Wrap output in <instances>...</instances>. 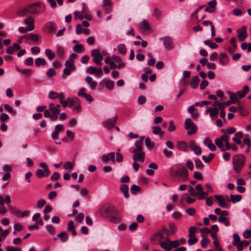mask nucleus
<instances>
[{
    "label": "nucleus",
    "mask_w": 251,
    "mask_h": 251,
    "mask_svg": "<svg viewBox=\"0 0 251 251\" xmlns=\"http://www.w3.org/2000/svg\"><path fill=\"white\" fill-rule=\"evenodd\" d=\"M170 175L174 179L182 181H186L189 179L187 169L181 163L175 164L171 168Z\"/></svg>",
    "instance_id": "f257e3e1"
},
{
    "label": "nucleus",
    "mask_w": 251,
    "mask_h": 251,
    "mask_svg": "<svg viewBox=\"0 0 251 251\" xmlns=\"http://www.w3.org/2000/svg\"><path fill=\"white\" fill-rule=\"evenodd\" d=\"M45 11V5H42L41 2L37 1L20 10L18 14L20 16H26L28 14L38 15L40 13L44 12Z\"/></svg>",
    "instance_id": "f03ea898"
},
{
    "label": "nucleus",
    "mask_w": 251,
    "mask_h": 251,
    "mask_svg": "<svg viewBox=\"0 0 251 251\" xmlns=\"http://www.w3.org/2000/svg\"><path fill=\"white\" fill-rule=\"evenodd\" d=\"M101 215L106 218H110V221L113 223H118L120 219L115 216L117 214V210L112 205H103L100 209Z\"/></svg>",
    "instance_id": "7ed1b4c3"
},
{
    "label": "nucleus",
    "mask_w": 251,
    "mask_h": 251,
    "mask_svg": "<svg viewBox=\"0 0 251 251\" xmlns=\"http://www.w3.org/2000/svg\"><path fill=\"white\" fill-rule=\"evenodd\" d=\"M246 158L244 155L237 154L233 158V169L236 173L240 172L245 165Z\"/></svg>",
    "instance_id": "20e7f679"
},
{
    "label": "nucleus",
    "mask_w": 251,
    "mask_h": 251,
    "mask_svg": "<svg viewBox=\"0 0 251 251\" xmlns=\"http://www.w3.org/2000/svg\"><path fill=\"white\" fill-rule=\"evenodd\" d=\"M185 128L187 130V134L189 135L196 133L197 131V126L190 118L186 119L185 122Z\"/></svg>",
    "instance_id": "39448f33"
},
{
    "label": "nucleus",
    "mask_w": 251,
    "mask_h": 251,
    "mask_svg": "<svg viewBox=\"0 0 251 251\" xmlns=\"http://www.w3.org/2000/svg\"><path fill=\"white\" fill-rule=\"evenodd\" d=\"M40 166L44 168V169L37 170L35 173L36 176L38 178L48 176L50 174V171L48 168L47 164L42 162L40 163Z\"/></svg>",
    "instance_id": "423d86ee"
},
{
    "label": "nucleus",
    "mask_w": 251,
    "mask_h": 251,
    "mask_svg": "<svg viewBox=\"0 0 251 251\" xmlns=\"http://www.w3.org/2000/svg\"><path fill=\"white\" fill-rule=\"evenodd\" d=\"M91 55L93 57V61L98 65H100L103 59V55L98 49H94L91 51Z\"/></svg>",
    "instance_id": "0eeeda50"
},
{
    "label": "nucleus",
    "mask_w": 251,
    "mask_h": 251,
    "mask_svg": "<svg viewBox=\"0 0 251 251\" xmlns=\"http://www.w3.org/2000/svg\"><path fill=\"white\" fill-rule=\"evenodd\" d=\"M237 32L238 33V38L240 41L244 40L248 36L247 26L245 25L238 29Z\"/></svg>",
    "instance_id": "6e6552de"
},
{
    "label": "nucleus",
    "mask_w": 251,
    "mask_h": 251,
    "mask_svg": "<svg viewBox=\"0 0 251 251\" xmlns=\"http://www.w3.org/2000/svg\"><path fill=\"white\" fill-rule=\"evenodd\" d=\"M86 72L90 74H94L98 76H100L102 73V70L101 67L96 68L93 66H89L87 69Z\"/></svg>",
    "instance_id": "1a4fd4ad"
},
{
    "label": "nucleus",
    "mask_w": 251,
    "mask_h": 251,
    "mask_svg": "<svg viewBox=\"0 0 251 251\" xmlns=\"http://www.w3.org/2000/svg\"><path fill=\"white\" fill-rule=\"evenodd\" d=\"M117 120V116L115 117L109 119L103 123V126L108 129L114 127Z\"/></svg>",
    "instance_id": "9d476101"
},
{
    "label": "nucleus",
    "mask_w": 251,
    "mask_h": 251,
    "mask_svg": "<svg viewBox=\"0 0 251 251\" xmlns=\"http://www.w3.org/2000/svg\"><path fill=\"white\" fill-rule=\"evenodd\" d=\"M34 19L31 17H29L24 20L25 24L28 25L26 26L27 31H32L34 29Z\"/></svg>",
    "instance_id": "9b49d317"
},
{
    "label": "nucleus",
    "mask_w": 251,
    "mask_h": 251,
    "mask_svg": "<svg viewBox=\"0 0 251 251\" xmlns=\"http://www.w3.org/2000/svg\"><path fill=\"white\" fill-rule=\"evenodd\" d=\"M101 160L103 162L106 163L110 160L113 162L115 161V153L111 152L107 154H103L101 157Z\"/></svg>",
    "instance_id": "f8f14e48"
},
{
    "label": "nucleus",
    "mask_w": 251,
    "mask_h": 251,
    "mask_svg": "<svg viewBox=\"0 0 251 251\" xmlns=\"http://www.w3.org/2000/svg\"><path fill=\"white\" fill-rule=\"evenodd\" d=\"M176 147L178 150L185 152L188 151L189 149L188 144L185 141H178Z\"/></svg>",
    "instance_id": "ddd939ff"
},
{
    "label": "nucleus",
    "mask_w": 251,
    "mask_h": 251,
    "mask_svg": "<svg viewBox=\"0 0 251 251\" xmlns=\"http://www.w3.org/2000/svg\"><path fill=\"white\" fill-rule=\"evenodd\" d=\"M45 26L49 32H54L57 28L56 25L52 22H48L45 24Z\"/></svg>",
    "instance_id": "4468645a"
},
{
    "label": "nucleus",
    "mask_w": 251,
    "mask_h": 251,
    "mask_svg": "<svg viewBox=\"0 0 251 251\" xmlns=\"http://www.w3.org/2000/svg\"><path fill=\"white\" fill-rule=\"evenodd\" d=\"M64 129L63 126L61 124H58L55 127V130L51 134V137L53 139L55 140L57 138V136L59 132Z\"/></svg>",
    "instance_id": "2eb2a0df"
},
{
    "label": "nucleus",
    "mask_w": 251,
    "mask_h": 251,
    "mask_svg": "<svg viewBox=\"0 0 251 251\" xmlns=\"http://www.w3.org/2000/svg\"><path fill=\"white\" fill-rule=\"evenodd\" d=\"M164 45L166 49L171 50L173 48V43L172 38L169 36L164 38Z\"/></svg>",
    "instance_id": "dca6fc26"
},
{
    "label": "nucleus",
    "mask_w": 251,
    "mask_h": 251,
    "mask_svg": "<svg viewBox=\"0 0 251 251\" xmlns=\"http://www.w3.org/2000/svg\"><path fill=\"white\" fill-rule=\"evenodd\" d=\"M145 153L144 152H139L134 153L133 159L135 161H141L143 162L145 161Z\"/></svg>",
    "instance_id": "f3484780"
},
{
    "label": "nucleus",
    "mask_w": 251,
    "mask_h": 251,
    "mask_svg": "<svg viewBox=\"0 0 251 251\" xmlns=\"http://www.w3.org/2000/svg\"><path fill=\"white\" fill-rule=\"evenodd\" d=\"M216 0H213L207 3L208 7H206L205 10L206 12L212 13L215 11V7L216 4Z\"/></svg>",
    "instance_id": "a211bd4d"
},
{
    "label": "nucleus",
    "mask_w": 251,
    "mask_h": 251,
    "mask_svg": "<svg viewBox=\"0 0 251 251\" xmlns=\"http://www.w3.org/2000/svg\"><path fill=\"white\" fill-rule=\"evenodd\" d=\"M214 197L220 207L223 208H226L227 207V204L222 195H215Z\"/></svg>",
    "instance_id": "6ab92c4d"
},
{
    "label": "nucleus",
    "mask_w": 251,
    "mask_h": 251,
    "mask_svg": "<svg viewBox=\"0 0 251 251\" xmlns=\"http://www.w3.org/2000/svg\"><path fill=\"white\" fill-rule=\"evenodd\" d=\"M67 231H72V234L73 236H75L76 235V231L75 230L74 223L73 221H69L68 223Z\"/></svg>",
    "instance_id": "aec40b11"
},
{
    "label": "nucleus",
    "mask_w": 251,
    "mask_h": 251,
    "mask_svg": "<svg viewBox=\"0 0 251 251\" xmlns=\"http://www.w3.org/2000/svg\"><path fill=\"white\" fill-rule=\"evenodd\" d=\"M200 79L198 75H196L192 78L190 84L192 88L196 89L198 86Z\"/></svg>",
    "instance_id": "412c9836"
},
{
    "label": "nucleus",
    "mask_w": 251,
    "mask_h": 251,
    "mask_svg": "<svg viewBox=\"0 0 251 251\" xmlns=\"http://www.w3.org/2000/svg\"><path fill=\"white\" fill-rule=\"evenodd\" d=\"M206 108V112H209L211 117H214L219 113V109L217 107Z\"/></svg>",
    "instance_id": "4be33fe9"
},
{
    "label": "nucleus",
    "mask_w": 251,
    "mask_h": 251,
    "mask_svg": "<svg viewBox=\"0 0 251 251\" xmlns=\"http://www.w3.org/2000/svg\"><path fill=\"white\" fill-rule=\"evenodd\" d=\"M74 51L77 53H81L85 51V48L81 44H76L73 48Z\"/></svg>",
    "instance_id": "5701e85b"
},
{
    "label": "nucleus",
    "mask_w": 251,
    "mask_h": 251,
    "mask_svg": "<svg viewBox=\"0 0 251 251\" xmlns=\"http://www.w3.org/2000/svg\"><path fill=\"white\" fill-rule=\"evenodd\" d=\"M120 190L122 191L125 198H128L129 197L128 186L126 184H122L120 186Z\"/></svg>",
    "instance_id": "b1692460"
},
{
    "label": "nucleus",
    "mask_w": 251,
    "mask_h": 251,
    "mask_svg": "<svg viewBox=\"0 0 251 251\" xmlns=\"http://www.w3.org/2000/svg\"><path fill=\"white\" fill-rule=\"evenodd\" d=\"M159 244L161 247L164 249L165 251H170L172 250V246L170 242H161Z\"/></svg>",
    "instance_id": "393cba45"
},
{
    "label": "nucleus",
    "mask_w": 251,
    "mask_h": 251,
    "mask_svg": "<svg viewBox=\"0 0 251 251\" xmlns=\"http://www.w3.org/2000/svg\"><path fill=\"white\" fill-rule=\"evenodd\" d=\"M219 60L220 62L223 65H226L228 62V58L225 53H221L219 56Z\"/></svg>",
    "instance_id": "a878e982"
},
{
    "label": "nucleus",
    "mask_w": 251,
    "mask_h": 251,
    "mask_svg": "<svg viewBox=\"0 0 251 251\" xmlns=\"http://www.w3.org/2000/svg\"><path fill=\"white\" fill-rule=\"evenodd\" d=\"M35 64L37 67H39L41 65H46L47 62L45 59L40 57H38L35 59Z\"/></svg>",
    "instance_id": "bb28decb"
},
{
    "label": "nucleus",
    "mask_w": 251,
    "mask_h": 251,
    "mask_svg": "<svg viewBox=\"0 0 251 251\" xmlns=\"http://www.w3.org/2000/svg\"><path fill=\"white\" fill-rule=\"evenodd\" d=\"M230 200L232 203L240 201L242 199V196L241 195H234L231 194L230 195Z\"/></svg>",
    "instance_id": "cd10ccee"
},
{
    "label": "nucleus",
    "mask_w": 251,
    "mask_h": 251,
    "mask_svg": "<svg viewBox=\"0 0 251 251\" xmlns=\"http://www.w3.org/2000/svg\"><path fill=\"white\" fill-rule=\"evenodd\" d=\"M45 54L48 59L50 60H52L55 56V54L54 53L52 52V51L49 49H47L45 50Z\"/></svg>",
    "instance_id": "c85d7f7f"
},
{
    "label": "nucleus",
    "mask_w": 251,
    "mask_h": 251,
    "mask_svg": "<svg viewBox=\"0 0 251 251\" xmlns=\"http://www.w3.org/2000/svg\"><path fill=\"white\" fill-rule=\"evenodd\" d=\"M216 145L218 146V148L221 149V151H226L224 147V145L223 141L219 138H217L215 141Z\"/></svg>",
    "instance_id": "c756f323"
},
{
    "label": "nucleus",
    "mask_w": 251,
    "mask_h": 251,
    "mask_svg": "<svg viewBox=\"0 0 251 251\" xmlns=\"http://www.w3.org/2000/svg\"><path fill=\"white\" fill-rule=\"evenodd\" d=\"M142 145L143 144L136 142L135 144V148L132 151L133 153H136V152H143L142 151Z\"/></svg>",
    "instance_id": "7c9ffc66"
},
{
    "label": "nucleus",
    "mask_w": 251,
    "mask_h": 251,
    "mask_svg": "<svg viewBox=\"0 0 251 251\" xmlns=\"http://www.w3.org/2000/svg\"><path fill=\"white\" fill-rule=\"evenodd\" d=\"M74 61L72 59H70L67 60L65 63V66L71 69L72 71H74L75 69V67L74 66Z\"/></svg>",
    "instance_id": "2f4dec72"
},
{
    "label": "nucleus",
    "mask_w": 251,
    "mask_h": 251,
    "mask_svg": "<svg viewBox=\"0 0 251 251\" xmlns=\"http://www.w3.org/2000/svg\"><path fill=\"white\" fill-rule=\"evenodd\" d=\"M79 99L77 97L73 98H68V106L70 107H73L76 102H77Z\"/></svg>",
    "instance_id": "473e14b6"
},
{
    "label": "nucleus",
    "mask_w": 251,
    "mask_h": 251,
    "mask_svg": "<svg viewBox=\"0 0 251 251\" xmlns=\"http://www.w3.org/2000/svg\"><path fill=\"white\" fill-rule=\"evenodd\" d=\"M61 106L59 104H56L54 107L50 109V112L52 114H60Z\"/></svg>",
    "instance_id": "72a5a7b5"
},
{
    "label": "nucleus",
    "mask_w": 251,
    "mask_h": 251,
    "mask_svg": "<svg viewBox=\"0 0 251 251\" xmlns=\"http://www.w3.org/2000/svg\"><path fill=\"white\" fill-rule=\"evenodd\" d=\"M140 28L144 31H148L150 29L149 25L146 21L144 20L141 23Z\"/></svg>",
    "instance_id": "f704fd0d"
},
{
    "label": "nucleus",
    "mask_w": 251,
    "mask_h": 251,
    "mask_svg": "<svg viewBox=\"0 0 251 251\" xmlns=\"http://www.w3.org/2000/svg\"><path fill=\"white\" fill-rule=\"evenodd\" d=\"M118 50L119 52L122 54H125L126 52V47L123 44H121L118 45Z\"/></svg>",
    "instance_id": "c9c22d12"
},
{
    "label": "nucleus",
    "mask_w": 251,
    "mask_h": 251,
    "mask_svg": "<svg viewBox=\"0 0 251 251\" xmlns=\"http://www.w3.org/2000/svg\"><path fill=\"white\" fill-rule=\"evenodd\" d=\"M163 238V235L161 231L157 232L152 238V240L160 241Z\"/></svg>",
    "instance_id": "e433bc0d"
},
{
    "label": "nucleus",
    "mask_w": 251,
    "mask_h": 251,
    "mask_svg": "<svg viewBox=\"0 0 251 251\" xmlns=\"http://www.w3.org/2000/svg\"><path fill=\"white\" fill-rule=\"evenodd\" d=\"M204 44L206 46H208L211 49H216L218 46L217 44L214 42H211L209 40H205L204 42Z\"/></svg>",
    "instance_id": "4c0bfd02"
},
{
    "label": "nucleus",
    "mask_w": 251,
    "mask_h": 251,
    "mask_svg": "<svg viewBox=\"0 0 251 251\" xmlns=\"http://www.w3.org/2000/svg\"><path fill=\"white\" fill-rule=\"evenodd\" d=\"M215 155L213 153H210L208 157L203 155L202 158L205 163H209L214 157Z\"/></svg>",
    "instance_id": "58836bf2"
},
{
    "label": "nucleus",
    "mask_w": 251,
    "mask_h": 251,
    "mask_svg": "<svg viewBox=\"0 0 251 251\" xmlns=\"http://www.w3.org/2000/svg\"><path fill=\"white\" fill-rule=\"evenodd\" d=\"M152 133L155 135L160 134H161V135H163V133L161 131V128L159 126H154L152 127Z\"/></svg>",
    "instance_id": "ea45409f"
},
{
    "label": "nucleus",
    "mask_w": 251,
    "mask_h": 251,
    "mask_svg": "<svg viewBox=\"0 0 251 251\" xmlns=\"http://www.w3.org/2000/svg\"><path fill=\"white\" fill-rule=\"evenodd\" d=\"M197 230V228L195 226H191L189 229V237L192 238L195 237V233Z\"/></svg>",
    "instance_id": "a19ab883"
},
{
    "label": "nucleus",
    "mask_w": 251,
    "mask_h": 251,
    "mask_svg": "<svg viewBox=\"0 0 251 251\" xmlns=\"http://www.w3.org/2000/svg\"><path fill=\"white\" fill-rule=\"evenodd\" d=\"M56 53L60 57H63L64 55V50L62 47L58 46L57 49Z\"/></svg>",
    "instance_id": "79ce46f5"
},
{
    "label": "nucleus",
    "mask_w": 251,
    "mask_h": 251,
    "mask_svg": "<svg viewBox=\"0 0 251 251\" xmlns=\"http://www.w3.org/2000/svg\"><path fill=\"white\" fill-rule=\"evenodd\" d=\"M58 237H60L61 240L62 242H66L68 239V237L65 232H62L61 233L57 234Z\"/></svg>",
    "instance_id": "37998d69"
},
{
    "label": "nucleus",
    "mask_w": 251,
    "mask_h": 251,
    "mask_svg": "<svg viewBox=\"0 0 251 251\" xmlns=\"http://www.w3.org/2000/svg\"><path fill=\"white\" fill-rule=\"evenodd\" d=\"M195 166L198 169H203L204 165L201 160L199 159H196L195 161Z\"/></svg>",
    "instance_id": "c03bdc74"
},
{
    "label": "nucleus",
    "mask_w": 251,
    "mask_h": 251,
    "mask_svg": "<svg viewBox=\"0 0 251 251\" xmlns=\"http://www.w3.org/2000/svg\"><path fill=\"white\" fill-rule=\"evenodd\" d=\"M141 190V188L137 185L134 184L131 186L130 188V192L132 194H135L136 192H139Z\"/></svg>",
    "instance_id": "a18cd8bd"
},
{
    "label": "nucleus",
    "mask_w": 251,
    "mask_h": 251,
    "mask_svg": "<svg viewBox=\"0 0 251 251\" xmlns=\"http://www.w3.org/2000/svg\"><path fill=\"white\" fill-rule=\"evenodd\" d=\"M210 240L206 237H204L201 240V247L203 248H206V247L210 243Z\"/></svg>",
    "instance_id": "49530a36"
},
{
    "label": "nucleus",
    "mask_w": 251,
    "mask_h": 251,
    "mask_svg": "<svg viewBox=\"0 0 251 251\" xmlns=\"http://www.w3.org/2000/svg\"><path fill=\"white\" fill-rule=\"evenodd\" d=\"M20 73L26 76H29L32 74V71L29 69H24L20 71Z\"/></svg>",
    "instance_id": "de8ad7c7"
},
{
    "label": "nucleus",
    "mask_w": 251,
    "mask_h": 251,
    "mask_svg": "<svg viewBox=\"0 0 251 251\" xmlns=\"http://www.w3.org/2000/svg\"><path fill=\"white\" fill-rule=\"evenodd\" d=\"M208 195V192H197V196H198V199L199 200H202L205 199L206 198V196Z\"/></svg>",
    "instance_id": "09e8293b"
},
{
    "label": "nucleus",
    "mask_w": 251,
    "mask_h": 251,
    "mask_svg": "<svg viewBox=\"0 0 251 251\" xmlns=\"http://www.w3.org/2000/svg\"><path fill=\"white\" fill-rule=\"evenodd\" d=\"M49 97L51 100H55L58 97V93L54 91H50L49 94Z\"/></svg>",
    "instance_id": "8fccbe9b"
},
{
    "label": "nucleus",
    "mask_w": 251,
    "mask_h": 251,
    "mask_svg": "<svg viewBox=\"0 0 251 251\" xmlns=\"http://www.w3.org/2000/svg\"><path fill=\"white\" fill-rule=\"evenodd\" d=\"M145 143L148 148L152 149L154 147V144L151 143V140L149 137L146 139Z\"/></svg>",
    "instance_id": "3c124183"
},
{
    "label": "nucleus",
    "mask_w": 251,
    "mask_h": 251,
    "mask_svg": "<svg viewBox=\"0 0 251 251\" xmlns=\"http://www.w3.org/2000/svg\"><path fill=\"white\" fill-rule=\"evenodd\" d=\"M105 86L109 90H112L114 88V83L113 81L108 80L106 81Z\"/></svg>",
    "instance_id": "603ef678"
},
{
    "label": "nucleus",
    "mask_w": 251,
    "mask_h": 251,
    "mask_svg": "<svg viewBox=\"0 0 251 251\" xmlns=\"http://www.w3.org/2000/svg\"><path fill=\"white\" fill-rule=\"evenodd\" d=\"M64 169L65 170L71 169L73 167V165L72 162L69 161L65 162L63 165Z\"/></svg>",
    "instance_id": "864d4df0"
},
{
    "label": "nucleus",
    "mask_w": 251,
    "mask_h": 251,
    "mask_svg": "<svg viewBox=\"0 0 251 251\" xmlns=\"http://www.w3.org/2000/svg\"><path fill=\"white\" fill-rule=\"evenodd\" d=\"M84 215L82 213H79L75 217V221L78 223H81L84 219Z\"/></svg>",
    "instance_id": "5fc2aeb1"
},
{
    "label": "nucleus",
    "mask_w": 251,
    "mask_h": 251,
    "mask_svg": "<svg viewBox=\"0 0 251 251\" xmlns=\"http://www.w3.org/2000/svg\"><path fill=\"white\" fill-rule=\"evenodd\" d=\"M210 103V101L203 100V101H201V102H196L195 103V105L196 106H203V105H207L209 104Z\"/></svg>",
    "instance_id": "6e6d98bb"
},
{
    "label": "nucleus",
    "mask_w": 251,
    "mask_h": 251,
    "mask_svg": "<svg viewBox=\"0 0 251 251\" xmlns=\"http://www.w3.org/2000/svg\"><path fill=\"white\" fill-rule=\"evenodd\" d=\"M60 177V174L58 172H54L50 176V179L52 181H56Z\"/></svg>",
    "instance_id": "4d7b16f0"
},
{
    "label": "nucleus",
    "mask_w": 251,
    "mask_h": 251,
    "mask_svg": "<svg viewBox=\"0 0 251 251\" xmlns=\"http://www.w3.org/2000/svg\"><path fill=\"white\" fill-rule=\"evenodd\" d=\"M46 203V201L44 199L39 200L37 203V206L38 208H41L43 207Z\"/></svg>",
    "instance_id": "13d9d810"
},
{
    "label": "nucleus",
    "mask_w": 251,
    "mask_h": 251,
    "mask_svg": "<svg viewBox=\"0 0 251 251\" xmlns=\"http://www.w3.org/2000/svg\"><path fill=\"white\" fill-rule=\"evenodd\" d=\"M39 38V35L37 34L30 33V39L33 42H36Z\"/></svg>",
    "instance_id": "bf43d9fd"
},
{
    "label": "nucleus",
    "mask_w": 251,
    "mask_h": 251,
    "mask_svg": "<svg viewBox=\"0 0 251 251\" xmlns=\"http://www.w3.org/2000/svg\"><path fill=\"white\" fill-rule=\"evenodd\" d=\"M46 228L47 230L51 234H54V229L53 226L50 225H48L46 226Z\"/></svg>",
    "instance_id": "052dcab7"
},
{
    "label": "nucleus",
    "mask_w": 251,
    "mask_h": 251,
    "mask_svg": "<svg viewBox=\"0 0 251 251\" xmlns=\"http://www.w3.org/2000/svg\"><path fill=\"white\" fill-rule=\"evenodd\" d=\"M194 177L195 179L202 180L203 178L201 174L199 172H195L194 174Z\"/></svg>",
    "instance_id": "680f3d73"
},
{
    "label": "nucleus",
    "mask_w": 251,
    "mask_h": 251,
    "mask_svg": "<svg viewBox=\"0 0 251 251\" xmlns=\"http://www.w3.org/2000/svg\"><path fill=\"white\" fill-rule=\"evenodd\" d=\"M176 130V126L174 125L173 121H170L169 122V126L168 127V130L170 132L174 131Z\"/></svg>",
    "instance_id": "e2e57ef3"
},
{
    "label": "nucleus",
    "mask_w": 251,
    "mask_h": 251,
    "mask_svg": "<svg viewBox=\"0 0 251 251\" xmlns=\"http://www.w3.org/2000/svg\"><path fill=\"white\" fill-rule=\"evenodd\" d=\"M188 192H189L190 194L194 197L197 196V192H196L195 191L194 188L191 186H189L188 187Z\"/></svg>",
    "instance_id": "0e129e2a"
},
{
    "label": "nucleus",
    "mask_w": 251,
    "mask_h": 251,
    "mask_svg": "<svg viewBox=\"0 0 251 251\" xmlns=\"http://www.w3.org/2000/svg\"><path fill=\"white\" fill-rule=\"evenodd\" d=\"M172 217L175 219H179L181 218L182 215L180 212L178 211H175L173 213Z\"/></svg>",
    "instance_id": "69168bd1"
},
{
    "label": "nucleus",
    "mask_w": 251,
    "mask_h": 251,
    "mask_svg": "<svg viewBox=\"0 0 251 251\" xmlns=\"http://www.w3.org/2000/svg\"><path fill=\"white\" fill-rule=\"evenodd\" d=\"M153 15L156 18L159 19L161 16V12L157 8H155L154 10Z\"/></svg>",
    "instance_id": "338daca9"
},
{
    "label": "nucleus",
    "mask_w": 251,
    "mask_h": 251,
    "mask_svg": "<svg viewBox=\"0 0 251 251\" xmlns=\"http://www.w3.org/2000/svg\"><path fill=\"white\" fill-rule=\"evenodd\" d=\"M25 64L27 66H31L33 64V59L32 57H29L25 59Z\"/></svg>",
    "instance_id": "774afa93"
}]
</instances>
